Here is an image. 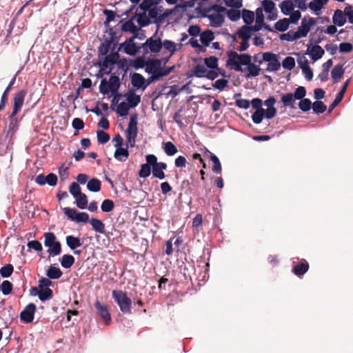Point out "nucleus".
Here are the masks:
<instances>
[{
  "label": "nucleus",
  "instance_id": "nucleus-59",
  "mask_svg": "<svg viewBox=\"0 0 353 353\" xmlns=\"http://www.w3.org/2000/svg\"><path fill=\"white\" fill-rule=\"evenodd\" d=\"M307 92L306 89L303 86H299L295 90L294 92H292L293 96L296 99V100H302L305 99V97L306 96Z\"/></svg>",
  "mask_w": 353,
  "mask_h": 353
},
{
  "label": "nucleus",
  "instance_id": "nucleus-56",
  "mask_svg": "<svg viewBox=\"0 0 353 353\" xmlns=\"http://www.w3.org/2000/svg\"><path fill=\"white\" fill-rule=\"evenodd\" d=\"M312 103L310 99L305 98L299 103V108L303 112L310 111L312 108Z\"/></svg>",
  "mask_w": 353,
  "mask_h": 353
},
{
  "label": "nucleus",
  "instance_id": "nucleus-5",
  "mask_svg": "<svg viewBox=\"0 0 353 353\" xmlns=\"http://www.w3.org/2000/svg\"><path fill=\"white\" fill-rule=\"evenodd\" d=\"M44 245L48 248L49 258L59 255L61 253V244L57 240L55 234L52 232L44 234Z\"/></svg>",
  "mask_w": 353,
  "mask_h": 353
},
{
  "label": "nucleus",
  "instance_id": "nucleus-26",
  "mask_svg": "<svg viewBox=\"0 0 353 353\" xmlns=\"http://www.w3.org/2000/svg\"><path fill=\"white\" fill-rule=\"evenodd\" d=\"M252 23H245L243 26L239 28L236 31V34H238V37L241 39H250L253 36V34L251 31V28H250V25Z\"/></svg>",
  "mask_w": 353,
  "mask_h": 353
},
{
  "label": "nucleus",
  "instance_id": "nucleus-48",
  "mask_svg": "<svg viewBox=\"0 0 353 353\" xmlns=\"http://www.w3.org/2000/svg\"><path fill=\"white\" fill-rule=\"evenodd\" d=\"M75 199H76V201H75L76 205L79 209L84 210V209L87 208L88 198H87V196L84 193H82L77 197H75Z\"/></svg>",
  "mask_w": 353,
  "mask_h": 353
},
{
  "label": "nucleus",
  "instance_id": "nucleus-32",
  "mask_svg": "<svg viewBox=\"0 0 353 353\" xmlns=\"http://www.w3.org/2000/svg\"><path fill=\"white\" fill-rule=\"evenodd\" d=\"M114 46L111 41L104 39V41L101 43L98 49L99 57L106 55L110 50H114Z\"/></svg>",
  "mask_w": 353,
  "mask_h": 353
},
{
  "label": "nucleus",
  "instance_id": "nucleus-18",
  "mask_svg": "<svg viewBox=\"0 0 353 353\" xmlns=\"http://www.w3.org/2000/svg\"><path fill=\"white\" fill-rule=\"evenodd\" d=\"M263 9L268 14L267 18L270 21H274L276 19V8L275 3L271 0H264L262 1Z\"/></svg>",
  "mask_w": 353,
  "mask_h": 353
},
{
  "label": "nucleus",
  "instance_id": "nucleus-13",
  "mask_svg": "<svg viewBox=\"0 0 353 353\" xmlns=\"http://www.w3.org/2000/svg\"><path fill=\"white\" fill-rule=\"evenodd\" d=\"M36 305L33 303L28 304L19 314L20 320L23 323H30L34 320Z\"/></svg>",
  "mask_w": 353,
  "mask_h": 353
},
{
  "label": "nucleus",
  "instance_id": "nucleus-43",
  "mask_svg": "<svg viewBox=\"0 0 353 353\" xmlns=\"http://www.w3.org/2000/svg\"><path fill=\"white\" fill-rule=\"evenodd\" d=\"M210 158L214 164L212 170L216 174H221L222 171V167L219 158L213 153H210Z\"/></svg>",
  "mask_w": 353,
  "mask_h": 353
},
{
  "label": "nucleus",
  "instance_id": "nucleus-1",
  "mask_svg": "<svg viewBox=\"0 0 353 353\" xmlns=\"http://www.w3.org/2000/svg\"><path fill=\"white\" fill-rule=\"evenodd\" d=\"M197 17H207L210 22H224L225 14L232 21H238L241 17V12L236 9L227 10L225 7L214 4L205 7L201 3L195 8Z\"/></svg>",
  "mask_w": 353,
  "mask_h": 353
},
{
  "label": "nucleus",
  "instance_id": "nucleus-58",
  "mask_svg": "<svg viewBox=\"0 0 353 353\" xmlns=\"http://www.w3.org/2000/svg\"><path fill=\"white\" fill-rule=\"evenodd\" d=\"M152 171V168L151 169L148 164L143 163L141 165V169L138 172V175L141 178H147L151 174Z\"/></svg>",
  "mask_w": 353,
  "mask_h": 353
},
{
  "label": "nucleus",
  "instance_id": "nucleus-14",
  "mask_svg": "<svg viewBox=\"0 0 353 353\" xmlns=\"http://www.w3.org/2000/svg\"><path fill=\"white\" fill-rule=\"evenodd\" d=\"M34 181L36 183L41 186L48 184L49 186L54 187L57 183L58 178L55 174L50 172L47 175L43 174L37 175Z\"/></svg>",
  "mask_w": 353,
  "mask_h": 353
},
{
  "label": "nucleus",
  "instance_id": "nucleus-25",
  "mask_svg": "<svg viewBox=\"0 0 353 353\" xmlns=\"http://www.w3.org/2000/svg\"><path fill=\"white\" fill-rule=\"evenodd\" d=\"M147 59L143 54V56H139L134 59H129V65L134 68L135 70H139L146 68Z\"/></svg>",
  "mask_w": 353,
  "mask_h": 353
},
{
  "label": "nucleus",
  "instance_id": "nucleus-63",
  "mask_svg": "<svg viewBox=\"0 0 353 353\" xmlns=\"http://www.w3.org/2000/svg\"><path fill=\"white\" fill-rule=\"evenodd\" d=\"M228 80L222 78L216 80L212 85L214 88L219 90V91H222L228 85Z\"/></svg>",
  "mask_w": 353,
  "mask_h": 353
},
{
  "label": "nucleus",
  "instance_id": "nucleus-37",
  "mask_svg": "<svg viewBox=\"0 0 353 353\" xmlns=\"http://www.w3.org/2000/svg\"><path fill=\"white\" fill-rule=\"evenodd\" d=\"M130 109L132 108L126 101H121L118 104L114 111H116L118 116L124 117L128 114Z\"/></svg>",
  "mask_w": 353,
  "mask_h": 353
},
{
  "label": "nucleus",
  "instance_id": "nucleus-36",
  "mask_svg": "<svg viewBox=\"0 0 353 353\" xmlns=\"http://www.w3.org/2000/svg\"><path fill=\"white\" fill-rule=\"evenodd\" d=\"M90 225H92V229L100 234H105V225L100 219L97 218H92L89 221Z\"/></svg>",
  "mask_w": 353,
  "mask_h": 353
},
{
  "label": "nucleus",
  "instance_id": "nucleus-49",
  "mask_svg": "<svg viewBox=\"0 0 353 353\" xmlns=\"http://www.w3.org/2000/svg\"><path fill=\"white\" fill-rule=\"evenodd\" d=\"M312 109L314 113L319 114L323 113L327 110V106L321 101H316L312 103Z\"/></svg>",
  "mask_w": 353,
  "mask_h": 353
},
{
  "label": "nucleus",
  "instance_id": "nucleus-45",
  "mask_svg": "<svg viewBox=\"0 0 353 353\" xmlns=\"http://www.w3.org/2000/svg\"><path fill=\"white\" fill-rule=\"evenodd\" d=\"M180 65H173L172 66H168L165 67L161 65L160 69L159 72L157 73V75L159 76V79H161L164 77H167L168 74H170L174 70V69L176 67H179Z\"/></svg>",
  "mask_w": 353,
  "mask_h": 353
},
{
  "label": "nucleus",
  "instance_id": "nucleus-4",
  "mask_svg": "<svg viewBox=\"0 0 353 353\" xmlns=\"http://www.w3.org/2000/svg\"><path fill=\"white\" fill-rule=\"evenodd\" d=\"M228 59L226 65L230 66L236 72H243L242 66H248L252 63V56L248 53L238 54L236 52L230 50L228 52Z\"/></svg>",
  "mask_w": 353,
  "mask_h": 353
},
{
  "label": "nucleus",
  "instance_id": "nucleus-17",
  "mask_svg": "<svg viewBox=\"0 0 353 353\" xmlns=\"http://www.w3.org/2000/svg\"><path fill=\"white\" fill-rule=\"evenodd\" d=\"M351 81V79H348L343 83L341 87L340 91L337 93L334 100L332 102V103L329 105L328 108V113L332 112V110L339 105V103L343 100L344 94L347 90V88Z\"/></svg>",
  "mask_w": 353,
  "mask_h": 353
},
{
  "label": "nucleus",
  "instance_id": "nucleus-35",
  "mask_svg": "<svg viewBox=\"0 0 353 353\" xmlns=\"http://www.w3.org/2000/svg\"><path fill=\"white\" fill-rule=\"evenodd\" d=\"M63 275L62 271L60 268L55 267L54 265H51L46 271V276L50 279H58Z\"/></svg>",
  "mask_w": 353,
  "mask_h": 353
},
{
  "label": "nucleus",
  "instance_id": "nucleus-16",
  "mask_svg": "<svg viewBox=\"0 0 353 353\" xmlns=\"http://www.w3.org/2000/svg\"><path fill=\"white\" fill-rule=\"evenodd\" d=\"M324 54V50L319 45L310 44L307 46L306 54H308L314 62L321 59Z\"/></svg>",
  "mask_w": 353,
  "mask_h": 353
},
{
  "label": "nucleus",
  "instance_id": "nucleus-28",
  "mask_svg": "<svg viewBox=\"0 0 353 353\" xmlns=\"http://www.w3.org/2000/svg\"><path fill=\"white\" fill-rule=\"evenodd\" d=\"M129 150L127 147L123 148V146L116 148L114 152V157L119 161L123 162L125 161L129 157Z\"/></svg>",
  "mask_w": 353,
  "mask_h": 353
},
{
  "label": "nucleus",
  "instance_id": "nucleus-7",
  "mask_svg": "<svg viewBox=\"0 0 353 353\" xmlns=\"http://www.w3.org/2000/svg\"><path fill=\"white\" fill-rule=\"evenodd\" d=\"M263 62L268 63L266 72H277L280 68L281 63L279 61V54H274L272 52H265L262 53V58L261 61H259V64L261 65Z\"/></svg>",
  "mask_w": 353,
  "mask_h": 353
},
{
  "label": "nucleus",
  "instance_id": "nucleus-2",
  "mask_svg": "<svg viewBox=\"0 0 353 353\" xmlns=\"http://www.w3.org/2000/svg\"><path fill=\"white\" fill-rule=\"evenodd\" d=\"M172 13V10H166L161 6L152 5L148 8L142 6V3L137 8L135 14L128 21L125 19H121L119 22H133L134 19L137 22H152L150 19H155L154 22H162Z\"/></svg>",
  "mask_w": 353,
  "mask_h": 353
},
{
  "label": "nucleus",
  "instance_id": "nucleus-53",
  "mask_svg": "<svg viewBox=\"0 0 353 353\" xmlns=\"http://www.w3.org/2000/svg\"><path fill=\"white\" fill-rule=\"evenodd\" d=\"M12 283L8 280L3 281L0 285V291L5 296L10 294L12 291Z\"/></svg>",
  "mask_w": 353,
  "mask_h": 353
},
{
  "label": "nucleus",
  "instance_id": "nucleus-34",
  "mask_svg": "<svg viewBox=\"0 0 353 353\" xmlns=\"http://www.w3.org/2000/svg\"><path fill=\"white\" fill-rule=\"evenodd\" d=\"M203 63L208 70L219 68V58L216 56H210L203 59Z\"/></svg>",
  "mask_w": 353,
  "mask_h": 353
},
{
  "label": "nucleus",
  "instance_id": "nucleus-61",
  "mask_svg": "<svg viewBox=\"0 0 353 353\" xmlns=\"http://www.w3.org/2000/svg\"><path fill=\"white\" fill-rule=\"evenodd\" d=\"M99 90V92L104 95L108 94L109 92L111 93V86L105 79H103L101 81Z\"/></svg>",
  "mask_w": 353,
  "mask_h": 353
},
{
  "label": "nucleus",
  "instance_id": "nucleus-29",
  "mask_svg": "<svg viewBox=\"0 0 353 353\" xmlns=\"http://www.w3.org/2000/svg\"><path fill=\"white\" fill-rule=\"evenodd\" d=\"M316 23H301V26L298 27L297 30L294 31L296 38L299 39L306 37L310 31L311 28Z\"/></svg>",
  "mask_w": 353,
  "mask_h": 353
},
{
  "label": "nucleus",
  "instance_id": "nucleus-8",
  "mask_svg": "<svg viewBox=\"0 0 353 353\" xmlns=\"http://www.w3.org/2000/svg\"><path fill=\"white\" fill-rule=\"evenodd\" d=\"M138 134L137 128V115L134 114L130 117V121L126 130V142L125 147L134 148L136 143V138Z\"/></svg>",
  "mask_w": 353,
  "mask_h": 353
},
{
  "label": "nucleus",
  "instance_id": "nucleus-19",
  "mask_svg": "<svg viewBox=\"0 0 353 353\" xmlns=\"http://www.w3.org/2000/svg\"><path fill=\"white\" fill-rule=\"evenodd\" d=\"M126 99V102L129 104L131 108H135L141 102V96L135 93L134 89H130L123 95Z\"/></svg>",
  "mask_w": 353,
  "mask_h": 353
},
{
  "label": "nucleus",
  "instance_id": "nucleus-23",
  "mask_svg": "<svg viewBox=\"0 0 353 353\" xmlns=\"http://www.w3.org/2000/svg\"><path fill=\"white\" fill-rule=\"evenodd\" d=\"M207 72V69L205 65L196 64L193 67L192 70L187 74V77H197V78H204V75Z\"/></svg>",
  "mask_w": 353,
  "mask_h": 353
},
{
  "label": "nucleus",
  "instance_id": "nucleus-33",
  "mask_svg": "<svg viewBox=\"0 0 353 353\" xmlns=\"http://www.w3.org/2000/svg\"><path fill=\"white\" fill-rule=\"evenodd\" d=\"M345 73V69L341 64L334 65L331 71V76L335 83L338 82Z\"/></svg>",
  "mask_w": 353,
  "mask_h": 353
},
{
  "label": "nucleus",
  "instance_id": "nucleus-40",
  "mask_svg": "<svg viewBox=\"0 0 353 353\" xmlns=\"http://www.w3.org/2000/svg\"><path fill=\"white\" fill-rule=\"evenodd\" d=\"M345 23H334L333 26H329L326 28L324 27H318L316 31H320L321 32L326 33L327 34L332 35L337 32L336 27H342Z\"/></svg>",
  "mask_w": 353,
  "mask_h": 353
},
{
  "label": "nucleus",
  "instance_id": "nucleus-24",
  "mask_svg": "<svg viewBox=\"0 0 353 353\" xmlns=\"http://www.w3.org/2000/svg\"><path fill=\"white\" fill-rule=\"evenodd\" d=\"M261 65H256L254 63H251L249 65L247 66L246 68L243 69V72H245V77L252 78L256 77L260 74V72L261 68H260Z\"/></svg>",
  "mask_w": 353,
  "mask_h": 353
},
{
  "label": "nucleus",
  "instance_id": "nucleus-41",
  "mask_svg": "<svg viewBox=\"0 0 353 353\" xmlns=\"http://www.w3.org/2000/svg\"><path fill=\"white\" fill-rule=\"evenodd\" d=\"M280 7H281V12L285 15H289L294 10V4L292 1L287 0V1H283L281 3Z\"/></svg>",
  "mask_w": 353,
  "mask_h": 353
},
{
  "label": "nucleus",
  "instance_id": "nucleus-22",
  "mask_svg": "<svg viewBox=\"0 0 353 353\" xmlns=\"http://www.w3.org/2000/svg\"><path fill=\"white\" fill-rule=\"evenodd\" d=\"M146 68L145 72L148 74H157L161 67V63L159 59L148 58L147 59Z\"/></svg>",
  "mask_w": 353,
  "mask_h": 353
},
{
  "label": "nucleus",
  "instance_id": "nucleus-42",
  "mask_svg": "<svg viewBox=\"0 0 353 353\" xmlns=\"http://www.w3.org/2000/svg\"><path fill=\"white\" fill-rule=\"evenodd\" d=\"M109 83L111 86V92H116L119 90V88L120 86V79L119 75L116 73H112L109 79Z\"/></svg>",
  "mask_w": 353,
  "mask_h": 353
},
{
  "label": "nucleus",
  "instance_id": "nucleus-21",
  "mask_svg": "<svg viewBox=\"0 0 353 353\" xmlns=\"http://www.w3.org/2000/svg\"><path fill=\"white\" fill-rule=\"evenodd\" d=\"M276 103V99L274 97H270L267 99L263 102V104L268 107L265 112H266L267 119H271L276 114V109L274 108V105Z\"/></svg>",
  "mask_w": 353,
  "mask_h": 353
},
{
  "label": "nucleus",
  "instance_id": "nucleus-11",
  "mask_svg": "<svg viewBox=\"0 0 353 353\" xmlns=\"http://www.w3.org/2000/svg\"><path fill=\"white\" fill-rule=\"evenodd\" d=\"M119 57L118 52L111 50L108 54H107L103 59L99 60L96 65L99 66L100 70H105L110 66L115 65Z\"/></svg>",
  "mask_w": 353,
  "mask_h": 353
},
{
  "label": "nucleus",
  "instance_id": "nucleus-54",
  "mask_svg": "<svg viewBox=\"0 0 353 353\" xmlns=\"http://www.w3.org/2000/svg\"><path fill=\"white\" fill-rule=\"evenodd\" d=\"M14 271V267L12 264L8 263L0 269V275L2 278H9Z\"/></svg>",
  "mask_w": 353,
  "mask_h": 353
},
{
  "label": "nucleus",
  "instance_id": "nucleus-64",
  "mask_svg": "<svg viewBox=\"0 0 353 353\" xmlns=\"http://www.w3.org/2000/svg\"><path fill=\"white\" fill-rule=\"evenodd\" d=\"M170 52L171 55H173L177 50L176 44L171 40L165 39L162 41V48Z\"/></svg>",
  "mask_w": 353,
  "mask_h": 353
},
{
  "label": "nucleus",
  "instance_id": "nucleus-38",
  "mask_svg": "<svg viewBox=\"0 0 353 353\" xmlns=\"http://www.w3.org/2000/svg\"><path fill=\"white\" fill-rule=\"evenodd\" d=\"M101 182L97 178H92L87 182V188L92 192H98L101 190Z\"/></svg>",
  "mask_w": 353,
  "mask_h": 353
},
{
  "label": "nucleus",
  "instance_id": "nucleus-52",
  "mask_svg": "<svg viewBox=\"0 0 353 353\" xmlns=\"http://www.w3.org/2000/svg\"><path fill=\"white\" fill-rule=\"evenodd\" d=\"M281 63L284 69L288 70H292L296 65L295 59L290 56L286 57Z\"/></svg>",
  "mask_w": 353,
  "mask_h": 353
},
{
  "label": "nucleus",
  "instance_id": "nucleus-3",
  "mask_svg": "<svg viewBox=\"0 0 353 353\" xmlns=\"http://www.w3.org/2000/svg\"><path fill=\"white\" fill-rule=\"evenodd\" d=\"M26 94L27 90L22 89L17 92L14 96L12 111L8 117L9 125L8 134H13L19 128V121L16 116L23 105Z\"/></svg>",
  "mask_w": 353,
  "mask_h": 353
},
{
  "label": "nucleus",
  "instance_id": "nucleus-20",
  "mask_svg": "<svg viewBox=\"0 0 353 353\" xmlns=\"http://www.w3.org/2000/svg\"><path fill=\"white\" fill-rule=\"evenodd\" d=\"M131 78V83L132 85V88L136 90L141 89L142 90H145V77L137 72H134L130 74Z\"/></svg>",
  "mask_w": 353,
  "mask_h": 353
},
{
  "label": "nucleus",
  "instance_id": "nucleus-51",
  "mask_svg": "<svg viewBox=\"0 0 353 353\" xmlns=\"http://www.w3.org/2000/svg\"><path fill=\"white\" fill-rule=\"evenodd\" d=\"M105 26L106 30L105 32L108 33L110 35V38H105L107 41H111V43H113V46H115L117 43V37L116 32L110 27V23H103Z\"/></svg>",
  "mask_w": 353,
  "mask_h": 353
},
{
  "label": "nucleus",
  "instance_id": "nucleus-55",
  "mask_svg": "<svg viewBox=\"0 0 353 353\" xmlns=\"http://www.w3.org/2000/svg\"><path fill=\"white\" fill-rule=\"evenodd\" d=\"M115 65H117L119 69H121L123 71V76H124L127 73V72L129 70V67L130 66L129 65V59H127L126 58L121 59L120 57L119 58Z\"/></svg>",
  "mask_w": 353,
  "mask_h": 353
},
{
  "label": "nucleus",
  "instance_id": "nucleus-39",
  "mask_svg": "<svg viewBox=\"0 0 353 353\" xmlns=\"http://www.w3.org/2000/svg\"><path fill=\"white\" fill-rule=\"evenodd\" d=\"M75 259L71 254H64L60 259L61 265L65 269L70 268L74 263Z\"/></svg>",
  "mask_w": 353,
  "mask_h": 353
},
{
  "label": "nucleus",
  "instance_id": "nucleus-60",
  "mask_svg": "<svg viewBox=\"0 0 353 353\" xmlns=\"http://www.w3.org/2000/svg\"><path fill=\"white\" fill-rule=\"evenodd\" d=\"M97 141L100 144L108 143L110 139V135L103 130H99L97 131Z\"/></svg>",
  "mask_w": 353,
  "mask_h": 353
},
{
  "label": "nucleus",
  "instance_id": "nucleus-57",
  "mask_svg": "<svg viewBox=\"0 0 353 353\" xmlns=\"http://www.w3.org/2000/svg\"><path fill=\"white\" fill-rule=\"evenodd\" d=\"M114 208V201L109 199L103 200L101 205V211L103 212H110L113 210Z\"/></svg>",
  "mask_w": 353,
  "mask_h": 353
},
{
  "label": "nucleus",
  "instance_id": "nucleus-47",
  "mask_svg": "<svg viewBox=\"0 0 353 353\" xmlns=\"http://www.w3.org/2000/svg\"><path fill=\"white\" fill-rule=\"evenodd\" d=\"M53 296V292L50 288L39 289V299L41 301L45 302L51 299Z\"/></svg>",
  "mask_w": 353,
  "mask_h": 353
},
{
  "label": "nucleus",
  "instance_id": "nucleus-15",
  "mask_svg": "<svg viewBox=\"0 0 353 353\" xmlns=\"http://www.w3.org/2000/svg\"><path fill=\"white\" fill-rule=\"evenodd\" d=\"M94 307L97 314L103 320L105 324L109 325L111 323L112 319L108 306L101 303L99 301H96Z\"/></svg>",
  "mask_w": 353,
  "mask_h": 353
},
{
  "label": "nucleus",
  "instance_id": "nucleus-62",
  "mask_svg": "<svg viewBox=\"0 0 353 353\" xmlns=\"http://www.w3.org/2000/svg\"><path fill=\"white\" fill-rule=\"evenodd\" d=\"M263 118L267 119L266 112L255 111L252 114V120L254 123L259 124L262 122Z\"/></svg>",
  "mask_w": 353,
  "mask_h": 353
},
{
  "label": "nucleus",
  "instance_id": "nucleus-30",
  "mask_svg": "<svg viewBox=\"0 0 353 353\" xmlns=\"http://www.w3.org/2000/svg\"><path fill=\"white\" fill-rule=\"evenodd\" d=\"M296 99L292 94V92L284 94L281 99L280 103H282L285 107H288L291 109L295 108L294 103Z\"/></svg>",
  "mask_w": 353,
  "mask_h": 353
},
{
  "label": "nucleus",
  "instance_id": "nucleus-44",
  "mask_svg": "<svg viewBox=\"0 0 353 353\" xmlns=\"http://www.w3.org/2000/svg\"><path fill=\"white\" fill-rule=\"evenodd\" d=\"M150 23H138L139 28L138 30L132 34L130 39H132L134 41L135 39H138L139 40H143L145 38V31L142 30V28L147 27Z\"/></svg>",
  "mask_w": 353,
  "mask_h": 353
},
{
  "label": "nucleus",
  "instance_id": "nucleus-6",
  "mask_svg": "<svg viewBox=\"0 0 353 353\" xmlns=\"http://www.w3.org/2000/svg\"><path fill=\"white\" fill-rule=\"evenodd\" d=\"M112 298L123 314L131 313L132 301L127 296L126 292L114 290L112 291Z\"/></svg>",
  "mask_w": 353,
  "mask_h": 353
},
{
  "label": "nucleus",
  "instance_id": "nucleus-27",
  "mask_svg": "<svg viewBox=\"0 0 353 353\" xmlns=\"http://www.w3.org/2000/svg\"><path fill=\"white\" fill-rule=\"evenodd\" d=\"M65 243L71 250H74V249L81 247L83 244V242L79 237L74 236L73 235L67 236L65 237Z\"/></svg>",
  "mask_w": 353,
  "mask_h": 353
},
{
  "label": "nucleus",
  "instance_id": "nucleus-50",
  "mask_svg": "<svg viewBox=\"0 0 353 353\" xmlns=\"http://www.w3.org/2000/svg\"><path fill=\"white\" fill-rule=\"evenodd\" d=\"M111 96H112L113 98L111 101L110 109L111 110L114 111L116 107L119 104V101L124 97V96L121 93L119 92V91H116L115 92H111Z\"/></svg>",
  "mask_w": 353,
  "mask_h": 353
},
{
  "label": "nucleus",
  "instance_id": "nucleus-31",
  "mask_svg": "<svg viewBox=\"0 0 353 353\" xmlns=\"http://www.w3.org/2000/svg\"><path fill=\"white\" fill-rule=\"evenodd\" d=\"M214 39V32L210 30H204L200 34L201 43L205 46H209L211 41H212Z\"/></svg>",
  "mask_w": 353,
  "mask_h": 353
},
{
  "label": "nucleus",
  "instance_id": "nucleus-10",
  "mask_svg": "<svg viewBox=\"0 0 353 353\" xmlns=\"http://www.w3.org/2000/svg\"><path fill=\"white\" fill-rule=\"evenodd\" d=\"M292 272L299 278H301L308 271L310 265L305 259L299 260V257L292 259Z\"/></svg>",
  "mask_w": 353,
  "mask_h": 353
},
{
  "label": "nucleus",
  "instance_id": "nucleus-46",
  "mask_svg": "<svg viewBox=\"0 0 353 353\" xmlns=\"http://www.w3.org/2000/svg\"><path fill=\"white\" fill-rule=\"evenodd\" d=\"M163 150L168 156H174L177 152V148L171 141L163 143Z\"/></svg>",
  "mask_w": 353,
  "mask_h": 353
},
{
  "label": "nucleus",
  "instance_id": "nucleus-12",
  "mask_svg": "<svg viewBox=\"0 0 353 353\" xmlns=\"http://www.w3.org/2000/svg\"><path fill=\"white\" fill-rule=\"evenodd\" d=\"M120 47L123 48V52L130 56L137 55L142 49L141 45H138L130 38L127 39L124 42L121 43Z\"/></svg>",
  "mask_w": 353,
  "mask_h": 353
},
{
  "label": "nucleus",
  "instance_id": "nucleus-9",
  "mask_svg": "<svg viewBox=\"0 0 353 353\" xmlns=\"http://www.w3.org/2000/svg\"><path fill=\"white\" fill-rule=\"evenodd\" d=\"M144 55L148 53H158L162 49V41L161 38H157L156 34L147 39L146 41L141 44Z\"/></svg>",
  "mask_w": 353,
  "mask_h": 353
}]
</instances>
